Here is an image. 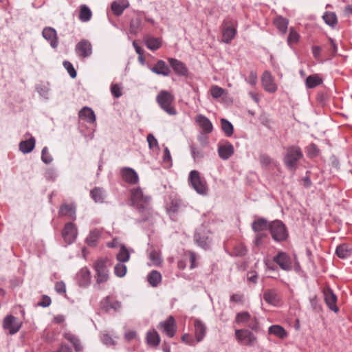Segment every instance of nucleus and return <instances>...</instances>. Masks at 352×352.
I'll list each match as a JSON object with an SVG mask.
<instances>
[{"mask_svg": "<svg viewBox=\"0 0 352 352\" xmlns=\"http://www.w3.org/2000/svg\"><path fill=\"white\" fill-rule=\"evenodd\" d=\"M131 201L140 212H148L150 209L151 197L144 195L140 188L131 190Z\"/></svg>", "mask_w": 352, "mask_h": 352, "instance_id": "nucleus-1", "label": "nucleus"}, {"mask_svg": "<svg viewBox=\"0 0 352 352\" xmlns=\"http://www.w3.org/2000/svg\"><path fill=\"white\" fill-rule=\"evenodd\" d=\"M235 321L237 324L244 325L256 332L260 330L257 318L254 316L250 315L247 311L237 314Z\"/></svg>", "mask_w": 352, "mask_h": 352, "instance_id": "nucleus-2", "label": "nucleus"}, {"mask_svg": "<svg viewBox=\"0 0 352 352\" xmlns=\"http://www.w3.org/2000/svg\"><path fill=\"white\" fill-rule=\"evenodd\" d=\"M173 99L172 94L166 91H160L157 96V101L161 108L172 116L176 114V111L171 106Z\"/></svg>", "mask_w": 352, "mask_h": 352, "instance_id": "nucleus-3", "label": "nucleus"}, {"mask_svg": "<svg viewBox=\"0 0 352 352\" xmlns=\"http://www.w3.org/2000/svg\"><path fill=\"white\" fill-rule=\"evenodd\" d=\"M302 157V153L300 148L292 146L287 148V154L284 161L287 167L291 170H294L296 167L297 162Z\"/></svg>", "mask_w": 352, "mask_h": 352, "instance_id": "nucleus-4", "label": "nucleus"}, {"mask_svg": "<svg viewBox=\"0 0 352 352\" xmlns=\"http://www.w3.org/2000/svg\"><path fill=\"white\" fill-rule=\"evenodd\" d=\"M189 181L195 190L200 195H206L207 192V185L205 179L201 178L200 174L197 170H192L189 175Z\"/></svg>", "mask_w": 352, "mask_h": 352, "instance_id": "nucleus-5", "label": "nucleus"}, {"mask_svg": "<svg viewBox=\"0 0 352 352\" xmlns=\"http://www.w3.org/2000/svg\"><path fill=\"white\" fill-rule=\"evenodd\" d=\"M107 258H101L94 264V269L97 276L96 282L98 284L107 282L109 278L108 270L107 267Z\"/></svg>", "mask_w": 352, "mask_h": 352, "instance_id": "nucleus-6", "label": "nucleus"}, {"mask_svg": "<svg viewBox=\"0 0 352 352\" xmlns=\"http://www.w3.org/2000/svg\"><path fill=\"white\" fill-rule=\"evenodd\" d=\"M270 230L272 238L276 241H284L288 236L286 228L280 221L276 220L272 222Z\"/></svg>", "mask_w": 352, "mask_h": 352, "instance_id": "nucleus-7", "label": "nucleus"}, {"mask_svg": "<svg viewBox=\"0 0 352 352\" xmlns=\"http://www.w3.org/2000/svg\"><path fill=\"white\" fill-rule=\"evenodd\" d=\"M235 337L237 341L244 345L252 346L257 342L256 337L248 329H236L235 331Z\"/></svg>", "mask_w": 352, "mask_h": 352, "instance_id": "nucleus-8", "label": "nucleus"}, {"mask_svg": "<svg viewBox=\"0 0 352 352\" xmlns=\"http://www.w3.org/2000/svg\"><path fill=\"white\" fill-rule=\"evenodd\" d=\"M261 84L264 90L268 93H274L277 90V85L269 71H265L261 77Z\"/></svg>", "mask_w": 352, "mask_h": 352, "instance_id": "nucleus-9", "label": "nucleus"}, {"mask_svg": "<svg viewBox=\"0 0 352 352\" xmlns=\"http://www.w3.org/2000/svg\"><path fill=\"white\" fill-rule=\"evenodd\" d=\"M3 327L8 330L10 334H14L19 331L21 322L16 317L9 315L4 318Z\"/></svg>", "mask_w": 352, "mask_h": 352, "instance_id": "nucleus-10", "label": "nucleus"}, {"mask_svg": "<svg viewBox=\"0 0 352 352\" xmlns=\"http://www.w3.org/2000/svg\"><path fill=\"white\" fill-rule=\"evenodd\" d=\"M273 261L285 271H289L292 268V259L285 252H278V254L274 257Z\"/></svg>", "mask_w": 352, "mask_h": 352, "instance_id": "nucleus-11", "label": "nucleus"}, {"mask_svg": "<svg viewBox=\"0 0 352 352\" xmlns=\"http://www.w3.org/2000/svg\"><path fill=\"white\" fill-rule=\"evenodd\" d=\"M77 234L78 231L74 223H67L65 224L62 236L67 244L72 243L76 240Z\"/></svg>", "mask_w": 352, "mask_h": 352, "instance_id": "nucleus-12", "label": "nucleus"}, {"mask_svg": "<svg viewBox=\"0 0 352 352\" xmlns=\"http://www.w3.org/2000/svg\"><path fill=\"white\" fill-rule=\"evenodd\" d=\"M75 50L79 57L84 58L91 55L92 46L89 41L82 40L76 44Z\"/></svg>", "mask_w": 352, "mask_h": 352, "instance_id": "nucleus-13", "label": "nucleus"}, {"mask_svg": "<svg viewBox=\"0 0 352 352\" xmlns=\"http://www.w3.org/2000/svg\"><path fill=\"white\" fill-rule=\"evenodd\" d=\"M160 329L168 337L172 338L175 336L176 326L175 319L173 316H169L167 320L160 323Z\"/></svg>", "mask_w": 352, "mask_h": 352, "instance_id": "nucleus-14", "label": "nucleus"}, {"mask_svg": "<svg viewBox=\"0 0 352 352\" xmlns=\"http://www.w3.org/2000/svg\"><path fill=\"white\" fill-rule=\"evenodd\" d=\"M194 335L197 342H201L206 335L207 331V327L206 324L199 319L195 318L194 319Z\"/></svg>", "mask_w": 352, "mask_h": 352, "instance_id": "nucleus-15", "label": "nucleus"}, {"mask_svg": "<svg viewBox=\"0 0 352 352\" xmlns=\"http://www.w3.org/2000/svg\"><path fill=\"white\" fill-rule=\"evenodd\" d=\"M324 301L327 307L333 311L338 312V307L336 305L337 297L330 288H326L323 291Z\"/></svg>", "mask_w": 352, "mask_h": 352, "instance_id": "nucleus-16", "label": "nucleus"}, {"mask_svg": "<svg viewBox=\"0 0 352 352\" xmlns=\"http://www.w3.org/2000/svg\"><path fill=\"white\" fill-rule=\"evenodd\" d=\"M234 146L229 142H225L218 145V154L223 160H228L234 154Z\"/></svg>", "mask_w": 352, "mask_h": 352, "instance_id": "nucleus-17", "label": "nucleus"}, {"mask_svg": "<svg viewBox=\"0 0 352 352\" xmlns=\"http://www.w3.org/2000/svg\"><path fill=\"white\" fill-rule=\"evenodd\" d=\"M76 281L80 287H87L91 282V274L88 268L82 267L76 274Z\"/></svg>", "mask_w": 352, "mask_h": 352, "instance_id": "nucleus-18", "label": "nucleus"}, {"mask_svg": "<svg viewBox=\"0 0 352 352\" xmlns=\"http://www.w3.org/2000/svg\"><path fill=\"white\" fill-rule=\"evenodd\" d=\"M43 38L47 40L53 48L58 46V41L56 31L50 27L45 28L42 32Z\"/></svg>", "mask_w": 352, "mask_h": 352, "instance_id": "nucleus-19", "label": "nucleus"}, {"mask_svg": "<svg viewBox=\"0 0 352 352\" xmlns=\"http://www.w3.org/2000/svg\"><path fill=\"white\" fill-rule=\"evenodd\" d=\"M121 175L123 180L131 184H135L139 180L138 173L131 168L125 167L122 168Z\"/></svg>", "mask_w": 352, "mask_h": 352, "instance_id": "nucleus-20", "label": "nucleus"}, {"mask_svg": "<svg viewBox=\"0 0 352 352\" xmlns=\"http://www.w3.org/2000/svg\"><path fill=\"white\" fill-rule=\"evenodd\" d=\"M100 306L101 308L106 311H109L111 309L118 311L120 309L121 304L120 302L114 300L112 298L107 296L101 301Z\"/></svg>", "mask_w": 352, "mask_h": 352, "instance_id": "nucleus-21", "label": "nucleus"}, {"mask_svg": "<svg viewBox=\"0 0 352 352\" xmlns=\"http://www.w3.org/2000/svg\"><path fill=\"white\" fill-rule=\"evenodd\" d=\"M195 120L205 133L212 132L213 129L212 124L208 118L201 114H199L195 117Z\"/></svg>", "mask_w": 352, "mask_h": 352, "instance_id": "nucleus-22", "label": "nucleus"}, {"mask_svg": "<svg viewBox=\"0 0 352 352\" xmlns=\"http://www.w3.org/2000/svg\"><path fill=\"white\" fill-rule=\"evenodd\" d=\"M144 41L147 48L152 51L157 50L162 45V41L160 38L152 36H146L144 38Z\"/></svg>", "mask_w": 352, "mask_h": 352, "instance_id": "nucleus-23", "label": "nucleus"}, {"mask_svg": "<svg viewBox=\"0 0 352 352\" xmlns=\"http://www.w3.org/2000/svg\"><path fill=\"white\" fill-rule=\"evenodd\" d=\"M151 70L158 75L167 76L170 74V69L164 60H160L151 68Z\"/></svg>", "mask_w": 352, "mask_h": 352, "instance_id": "nucleus-24", "label": "nucleus"}, {"mask_svg": "<svg viewBox=\"0 0 352 352\" xmlns=\"http://www.w3.org/2000/svg\"><path fill=\"white\" fill-rule=\"evenodd\" d=\"M168 61L171 67L177 74L184 76L187 74V69L181 61L173 58H169Z\"/></svg>", "mask_w": 352, "mask_h": 352, "instance_id": "nucleus-25", "label": "nucleus"}, {"mask_svg": "<svg viewBox=\"0 0 352 352\" xmlns=\"http://www.w3.org/2000/svg\"><path fill=\"white\" fill-rule=\"evenodd\" d=\"M336 253L340 258H346L352 255V245L343 243L336 248Z\"/></svg>", "mask_w": 352, "mask_h": 352, "instance_id": "nucleus-26", "label": "nucleus"}, {"mask_svg": "<svg viewBox=\"0 0 352 352\" xmlns=\"http://www.w3.org/2000/svg\"><path fill=\"white\" fill-rule=\"evenodd\" d=\"M79 117L86 122L93 124L96 122V115L94 111L87 107L82 108L79 112Z\"/></svg>", "mask_w": 352, "mask_h": 352, "instance_id": "nucleus-27", "label": "nucleus"}, {"mask_svg": "<svg viewBox=\"0 0 352 352\" xmlns=\"http://www.w3.org/2000/svg\"><path fill=\"white\" fill-rule=\"evenodd\" d=\"M268 333L280 339H285L288 336L286 330L282 326L278 324L270 326L268 329Z\"/></svg>", "mask_w": 352, "mask_h": 352, "instance_id": "nucleus-28", "label": "nucleus"}, {"mask_svg": "<svg viewBox=\"0 0 352 352\" xmlns=\"http://www.w3.org/2000/svg\"><path fill=\"white\" fill-rule=\"evenodd\" d=\"M35 143L34 138L30 137L29 139L20 142L19 150L23 153H29L34 148Z\"/></svg>", "mask_w": 352, "mask_h": 352, "instance_id": "nucleus-29", "label": "nucleus"}, {"mask_svg": "<svg viewBox=\"0 0 352 352\" xmlns=\"http://www.w3.org/2000/svg\"><path fill=\"white\" fill-rule=\"evenodd\" d=\"M101 231L98 229L91 230L86 239L87 245L91 247L96 246L101 236Z\"/></svg>", "mask_w": 352, "mask_h": 352, "instance_id": "nucleus-30", "label": "nucleus"}, {"mask_svg": "<svg viewBox=\"0 0 352 352\" xmlns=\"http://www.w3.org/2000/svg\"><path fill=\"white\" fill-rule=\"evenodd\" d=\"M194 238L196 243L204 249L210 245V241L208 236L199 230L196 231Z\"/></svg>", "mask_w": 352, "mask_h": 352, "instance_id": "nucleus-31", "label": "nucleus"}, {"mask_svg": "<svg viewBox=\"0 0 352 352\" xmlns=\"http://www.w3.org/2000/svg\"><path fill=\"white\" fill-rule=\"evenodd\" d=\"M59 214L61 216H67L72 219L76 218V208L73 204H64L59 210Z\"/></svg>", "mask_w": 352, "mask_h": 352, "instance_id": "nucleus-32", "label": "nucleus"}, {"mask_svg": "<svg viewBox=\"0 0 352 352\" xmlns=\"http://www.w3.org/2000/svg\"><path fill=\"white\" fill-rule=\"evenodd\" d=\"M322 82V78L318 74L309 76L305 80V85L307 89H313Z\"/></svg>", "mask_w": 352, "mask_h": 352, "instance_id": "nucleus-33", "label": "nucleus"}, {"mask_svg": "<svg viewBox=\"0 0 352 352\" xmlns=\"http://www.w3.org/2000/svg\"><path fill=\"white\" fill-rule=\"evenodd\" d=\"M146 341L148 344L156 346L160 342V337L155 330H151L147 333Z\"/></svg>", "mask_w": 352, "mask_h": 352, "instance_id": "nucleus-34", "label": "nucleus"}, {"mask_svg": "<svg viewBox=\"0 0 352 352\" xmlns=\"http://www.w3.org/2000/svg\"><path fill=\"white\" fill-rule=\"evenodd\" d=\"M129 6V3L127 1H122V2H118L116 1L112 2L111 3V10L116 15H120L123 12L125 8H126Z\"/></svg>", "mask_w": 352, "mask_h": 352, "instance_id": "nucleus-35", "label": "nucleus"}, {"mask_svg": "<svg viewBox=\"0 0 352 352\" xmlns=\"http://www.w3.org/2000/svg\"><path fill=\"white\" fill-rule=\"evenodd\" d=\"M91 196L96 203H102L105 198V192L102 188L96 187L91 191Z\"/></svg>", "mask_w": 352, "mask_h": 352, "instance_id": "nucleus-36", "label": "nucleus"}, {"mask_svg": "<svg viewBox=\"0 0 352 352\" xmlns=\"http://www.w3.org/2000/svg\"><path fill=\"white\" fill-rule=\"evenodd\" d=\"M64 336H65V339H67L68 341H69L71 343H72V344L76 351H80L82 350V346L81 345L80 340L76 336L68 332V333H65Z\"/></svg>", "mask_w": 352, "mask_h": 352, "instance_id": "nucleus-37", "label": "nucleus"}, {"mask_svg": "<svg viewBox=\"0 0 352 352\" xmlns=\"http://www.w3.org/2000/svg\"><path fill=\"white\" fill-rule=\"evenodd\" d=\"M91 10L86 5H82L80 8L79 19L82 22H87L91 19Z\"/></svg>", "mask_w": 352, "mask_h": 352, "instance_id": "nucleus-38", "label": "nucleus"}, {"mask_svg": "<svg viewBox=\"0 0 352 352\" xmlns=\"http://www.w3.org/2000/svg\"><path fill=\"white\" fill-rule=\"evenodd\" d=\"M274 25L282 33H285L287 30L288 21L287 19L282 17L277 16L274 20Z\"/></svg>", "mask_w": 352, "mask_h": 352, "instance_id": "nucleus-39", "label": "nucleus"}, {"mask_svg": "<svg viewBox=\"0 0 352 352\" xmlns=\"http://www.w3.org/2000/svg\"><path fill=\"white\" fill-rule=\"evenodd\" d=\"M147 278L151 285L156 287L161 282L162 276L159 272L153 270L148 275Z\"/></svg>", "mask_w": 352, "mask_h": 352, "instance_id": "nucleus-40", "label": "nucleus"}, {"mask_svg": "<svg viewBox=\"0 0 352 352\" xmlns=\"http://www.w3.org/2000/svg\"><path fill=\"white\" fill-rule=\"evenodd\" d=\"M267 228H270V226L264 219H260L252 223V229L256 232L265 230Z\"/></svg>", "mask_w": 352, "mask_h": 352, "instance_id": "nucleus-41", "label": "nucleus"}, {"mask_svg": "<svg viewBox=\"0 0 352 352\" xmlns=\"http://www.w3.org/2000/svg\"><path fill=\"white\" fill-rule=\"evenodd\" d=\"M236 30L233 28L228 27L223 32L222 41L224 43H229L235 36Z\"/></svg>", "mask_w": 352, "mask_h": 352, "instance_id": "nucleus-42", "label": "nucleus"}, {"mask_svg": "<svg viewBox=\"0 0 352 352\" xmlns=\"http://www.w3.org/2000/svg\"><path fill=\"white\" fill-rule=\"evenodd\" d=\"M116 258L120 263H125L129 260L130 254L125 246L121 245L120 251L116 256Z\"/></svg>", "mask_w": 352, "mask_h": 352, "instance_id": "nucleus-43", "label": "nucleus"}, {"mask_svg": "<svg viewBox=\"0 0 352 352\" xmlns=\"http://www.w3.org/2000/svg\"><path fill=\"white\" fill-rule=\"evenodd\" d=\"M148 258L150 259V263H148V265H154L159 266L162 263V258L159 252L153 250L149 253Z\"/></svg>", "mask_w": 352, "mask_h": 352, "instance_id": "nucleus-44", "label": "nucleus"}, {"mask_svg": "<svg viewBox=\"0 0 352 352\" xmlns=\"http://www.w3.org/2000/svg\"><path fill=\"white\" fill-rule=\"evenodd\" d=\"M221 129L225 133L226 136L230 137L233 133V126L232 124L228 121L227 120L222 118L221 120Z\"/></svg>", "mask_w": 352, "mask_h": 352, "instance_id": "nucleus-45", "label": "nucleus"}, {"mask_svg": "<svg viewBox=\"0 0 352 352\" xmlns=\"http://www.w3.org/2000/svg\"><path fill=\"white\" fill-rule=\"evenodd\" d=\"M323 19L327 24L334 26L337 23V17L333 12H326L323 15Z\"/></svg>", "mask_w": 352, "mask_h": 352, "instance_id": "nucleus-46", "label": "nucleus"}, {"mask_svg": "<svg viewBox=\"0 0 352 352\" xmlns=\"http://www.w3.org/2000/svg\"><path fill=\"white\" fill-rule=\"evenodd\" d=\"M126 266L122 263H119L114 267V273L118 277H124L126 273Z\"/></svg>", "mask_w": 352, "mask_h": 352, "instance_id": "nucleus-47", "label": "nucleus"}, {"mask_svg": "<svg viewBox=\"0 0 352 352\" xmlns=\"http://www.w3.org/2000/svg\"><path fill=\"white\" fill-rule=\"evenodd\" d=\"M263 299L269 304H274L276 301V294L273 290H267L263 295Z\"/></svg>", "mask_w": 352, "mask_h": 352, "instance_id": "nucleus-48", "label": "nucleus"}, {"mask_svg": "<svg viewBox=\"0 0 352 352\" xmlns=\"http://www.w3.org/2000/svg\"><path fill=\"white\" fill-rule=\"evenodd\" d=\"M300 36L298 33L293 28L289 30V34L287 38V43L289 45L298 43Z\"/></svg>", "mask_w": 352, "mask_h": 352, "instance_id": "nucleus-49", "label": "nucleus"}, {"mask_svg": "<svg viewBox=\"0 0 352 352\" xmlns=\"http://www.w3.org/2000/svg\"><path fill=\"white\" fill-rule=\"evenodd\" d=\"M181 202L178 200L172 201L167 207L168 212L170 213H176L179 210Z\"/></svg>", "mask_w": 352, "mask_h": 352, "instance_id": "nucleus-50", "label": "nucleus"}, {"mask_svg": "<svg viewBox=\"0 0 352 352\" xmlns=\"http://www.w3.org/2000/svg\"><path fill=\"white\" fill-rule=\"evenodd\" d=\"M225 90L217 85H213L210 89V94L214 98H219L223 95Z\"/></svg>", "mask_w": 352, "mask_h": 352, "instance_id": "nucleus-51", "label": "nucleus"}, {"mask_svg": "<svg viewBox=\"0 0 352 352\" xmlns=\"http://www.w3.org/2000/svg\"><path fill=\"white\" fill-rule=\"evenodd\" d=\"M41 160L45 164H50L52 162L53 158L50 154L47 147L45 146L41 151Z\"/></svg>", "mask_w": 352, "mask_h": 352, "instance_id": "nucleus-52", "label": "nucleus"}, {"mask_svg": "<svg viewBox=\"0 0 352 352\" xmlns=\"http://www.w3.org/2000/svg\"><path fill=\"white\" fill-rule=\"evenodd\" d=\"M182 340L185 344L190 346H195L198 342H197L195 338H193L192 336L188 333H185L182 337Z\"/></svg>", "mask_w": 352, "mask_h": 352, "instance_id": "nucleus-53", "label": "nucleus"}, {"mask_svg": "<svg viewBox=\"0 0 352 352\" xmlns=\"http://www.w3.org/2000/svg\"><path fill=\"white\" fill-rule=\"evenodd\" d=\"M37 92L45 99L49 98L50 89L47 85H39L36 87Z\"/></svg>", "mask_w": 352, "mask_h": 352, "instance_id": "nucleus-54", "label": "nucleus"}, {"mask_svg": "<svg viewBox=\"0 0 352 352\" xmlns=\"http://www.w3.org/2000/svg\"><path fill=\"white\" fill-rule=\"evenodd\" d=\"M140 20L138 19H133L131 21L130 24V32L131 34H135L138 33L140 27Z\"/></svg>", "mask_w": 352, "mask_h": 352, "instance_id": "nucleus-55", "label": "nucleus"}, {"mask_svg": "<svg viewBox=\"0 0 352 352\" xmlns=\"http://www.w3.org/2000/svg\"><path fill=\"white\" fill-rule=\"evenodd\" d=\"M111 92L116 98H119L122 96V87L118 84H113L111 87Z\"/></svg>", "mask_w": 352, "mask_h": 352, "instance_id": "nucleus-56", "label": "nucleus"}, {"mask_svg": "<svg viewBox=\"0 0 352 352\" xmlns=\"http://www.w3.org/2000/svg\"><path fill=\"white\" fill-rule=\"evenodd\" d=\"M63 65H64L65 68L67 70L69 76L72 78H76V72L74 69L72 64L70 62H69V61H64L63 62Z\"/></svg>", "mask_w": 352, "mask_h": 352, "instance_id": "nucleus-57", "label": "nucleus"}, {"mask_svg": "<svg viewBox=\"0 0 352 352\" xmlns=\"http://www.w3.org/2000/svg\"><path fill=\"white\" fill-rule=\"evenodd\" d=\"M55 290L57 293L60 294H65L66 287L65 283L63 281L57 282L55 284Z\"/></svg>", "mask_w": 352, "mask_h": 352, "instance_id": "nucleus-58", "label": "nucleus"}, {"mask_svg": "<svg viewBox=\"0 0 352 352\" xmlns=\"http://www.w3.org/2000/svg\"><path fill=\"white\" fill-rule=\"evenodd\" d=\"M248 83L251 85H255L257 83V74L255 72H251L246 79Z\"/></svg>", "mask_w": 352, "mask_h": 352, "instance_id": "nucleus-59", "label": "nucleus"}, {"mask_svg": "<svg viewBox=\"0 0 352 352\" xmlns=\"http://www.w3.org/2000/svg\"><path fill=\"white\" fill-rule=\"evenodd\" d=\"M191 153L195 160L204 157L203 152L195 147H191Z\"/></svg>", "mask_w": 352, "mask_h": 352, "instance_id": "nucleus-60", "label": "nucleus"}, {"mask_svg": "<svg viewBox=\"0 0 352 352\" xmlns=\"http://www.w3.org/2000/svg\"><path fill=\"white\" fill-rule=\"evenodd\" d=\"M188 254L189 256V259H190V269H194L195 267H197V264H196L197 256H196L195 253L192 251H189L188 252Z\"/></svg>", "mask_w": 352, "mask_h": 352, "instance_id": "nucleus-61", "label": "nucleus"}, {"mask_svg": "<svg viewBox=\"0 0 352 352\" xmlns=\"http://www.w3.org/2000/svg\"><path fill=\"white\" fill-rule=\"evenodd\" d=\"M260 162L263 166H268L272 162V160L268 155H261L260 156Z\"/></svg>", "mask_w": 352, "mask_h": 352, "instance_id": "nucleus-62", "label": "nucleus"}, {"mask_svg": "<svg viewBox=\"0 0 352 352\" xmlns=\"http://www.w3.org/2000/svg\"><path fill=\"white\" fill-rule=\"evenodd\" d=\"M147 141L151 148L157 145V141L152 134L148 135Z\"/></svg>", "mask_w": 352, "mask_h": 352, "instance_id": "nucleus-63", "label": "nucleus"}, {"mask_svg": "<svg viewBox=\"0 0 352 352\" xmlns=\"http://www.w3.org/2000/svg\"><path fill=\"white\" fill-rule=\"evenodd\" d=\"M102 342L106 345H113V340L107 334H104L101 338Z\"/></svg>", "mask_w": 352, "mask_h": 352, "instance_id": "nucleus-64", "label": "nucleus"}]
</instances>
